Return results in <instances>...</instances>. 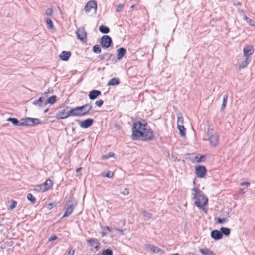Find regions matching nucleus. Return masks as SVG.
Listing matches in <instances>:
<instances>
[{"label":"nucleus","instance_id":"7c9ffc66","mask_svg":"<svg viewBox=\"0 0 255 255\" xmlns=\"http://www.w3.org/2000/svg\"><path fill=\"white\" fill-rule=\"evenodd\" d=\"M228 98V95L227 94H226L224 96L223 98L222 103V105H221V107L220 108V110L221 111H223L225 109V108L226 106V104L227 102Z\"/></svg>","mask_w":255,"mask_h":255},{"label":"nucleus","instance_id":"09e8293b","mask_svg":"<svg viewBox=\"0 0 255 255\" xmlns=\"http://www.w3.org/2000/svg\"><path fill=\"white\" fill-rule=\"evenodd\" d=\"M53 10L52 8H47L46 10L45 13L47 15H51L53 14Z\"/></svg>","mask_w":255,"mask_h":255},{"label":"nucleus","instance_id":"f03ea898","mask_svg":"<svg viewBox=\"0 0 255 255\" xmlns=\"http://www.w3.org/2000/svg\"><path fill=\"white\" fill-rule=\"evenodd\" d=\"M192 198L194 204L202 211L207 213V210L204 207L208 204V198L199 188L195 187L192 189Z\"/></svg>","mask_w":255,"mask_h":255},{"label":"nucleus","instance_id":"f8f14e48","mask_svg":"<svg viewBox=\"0 0 255 255\" xmlns=\"http://www.w3.org/2000/svg\"><path fill=\"white\" fill-rule=\"evenodd\" d=\"M69 108V107H66L65 108L61 110V111H59L55 116V117L57 119H64L68 118L67 114V110Z\"/></svg>","mask_w":255,"mask_h":255},{"label":"nucleus","instance_id":"58836bf2","mask_svg":"<svg viewBox=\"0 0 255 255\" xmlns=\"http://www.w3.org/2000/svg\"><path fill=\"white\" fill-rule=\"evenodd\" d=\"M35 189L38 191L45 192L46 191L45 187H43V184L37 185L35 186Z\"/></svg>","mask_w":255,"mask_h":255},{"label":"nucleus","instance_id":"4c0bfd02","mask_svg":"<svg viewBox=\"0 0 255 255\" xmlns=\"http://www.w3.org/2000/svg\"><path fill=\"white\" fill-rule=\"evenodd\" d=\"M115 154L113 152H109L108 154L103 155L101 157V159L103 160H107L109 158L113 157H114Z\"/></svg>","mask_w":255,"mask_h":255},{"label":"nucleus","instance_id":"0e129e2a","mask_svg":"<svg viewBox=\"0 0 255 255\" xmlns=\"http://www.w3.org/2000/svg\"><path fill=\"white\" fill-rule=\"evenodd\" d=\"M134 7H135V5H134V4H133V5H131V6H130V8H134Z\"/></svg>","mask_w":255,"mask_h":255},{"label":"nucleus","instance_id":"a19ab883","mask_svg":"<svg viewBox=\"0 0 255 255\" xmlns=\"http://www.w3.org/2000/svg\"><path fill=\"white\" fill-rule=\"evenodd\" d=\"M46 22L48 26V28L50 29H52L54 27L53 22L51 19L50 18H46Z\"/></svg>","mask_w":255,"mask_h":255},{"label":"nucleus","instance_id":"6e6d98bb","mask_svg":"<svg viewBox=\"0 0 255 255\" xmlns=\"http://www.w3.org/2000/svg\"><path fill=\"white\" fill-rule=\"evenodd\" d=\"M94 247L96 251H97L100 249V244H97L95 245Z\"/></svg>","mask_w":255,"mask_h":255},{"label":"nucleus","instance_id":"2eb2a0df","mask_svg":"<svg viewBox=\"0 0 255 255\" xmlns=\"http://www.w3.org/2000/svg\"><path fill=\"white\" fill-rule=\"evenodd\" d=\"M146 247L151 251L153 253L158 254V253H164V251L160 248H158L157 246L151 244H147Z\"/></svg>","mask_w":255,"mask_h":255},{"label":"nucleus","instance_id":"412c9836","mask_svg":"<svg viewBox=\"0 0 255 255\" xmlns=\"http://www.w3.org/2000/svg\"><path fill=\"white\" fill-rule=\"evenodd\" d=\"M126 53V50L123 47H121L117 50V58L118 60H121Z\"/></svg>","mask_w":255,"mask_h":255},{"label":"nucleus","instance_id":"2f4dec72","mask_svg":"<svg viewBox=\"0 0 255 255\" xmlns=\"http://www.w3.org/2000/svg\"><path fill=\"white\" fill-rule=\"evenodd\" d=\"M43 185L44 187H45L46 191H47L52 187V181L50 179H48L43 184Z\"/></svg>","mask_w":255,"mask_h":255},{"label":"nucleus","instance_id":"f257e3e1","mask_svg":"<svg viewBox=\"0 0 255 255\" xmlns=\"http://www.w3.org/2000/svg\"><path fill=\"white\" fill-rule=\"evenodd\" d=\"M147 123H142L137 121L133 123L132 127L131 138L133 140H141L144 141H151L154 138L152 130L147 128Z\"/></svg>","mask_w":255,"mask_h":255},{"label":"nucleus","instance_id":"3c124183","mask_svg":"<svg viewBox=\"0 0 255 255\" xmlns=\"http://www.w3.org/2000/svg\"><path fill=\"white\" fill-rule=\"evenodd\" d=\"M75 253V250L71 248L67 253V255H74Z\"/></svg>","mask_w":255,"mask_h":255},{"label":"nucleus","instance_id":"7ed1b4c3","mask_svg":"<svg viewBox=\"0 0 255 255\" xmlns=\"http://www.w3.org/2000/svg\"><path fill=\"white\" fill-rule=\"evenodd\" d=\"M207 136L211 145L216 147L218 144L219 136L216 132L212 128H208Z\"/></svg>","mask_w":255,"mask_h":255},{"label":"nucleus","instance_id":"aec40b11","mask_svg":"<svg viewBox=\"0 0 255 255\" xmlns=\"http://www.w3.org/2000/svg\"><path fill=\"white\" fill-rule=\"evenodd\" d=\"M71 55L70 51H63L59 55V58L61 60L66 61H67Z\"/></svg>","mask_w":255,"mask_h":255},{"label":"nucleus","instance_id":"13d9d810","mask_svg":"<svg viewBox=\"0 0 255 255\" xmlns=\"http://www.w3.org/2000/svg\"><path fill=\"white\" fill-rule=\"evenodd\" d=\"M82 169V167H79V168H78L76 170V172H80V171H81Z\"/></svg>","mask_w":255,"mask_h":255},{"label":"nucleus","instance_id":"e2e57ef3","mask_svg":"<svg viewBox=\"0 0 255 255\" xmlns=\"http://www.w3.org/2000/svg\"><path fill=\"white\" fill-rule=\"evenodd\" d=\"M48 109H46L44 110L43 113H47L48 112Z\"/></svg>","mask_w":255,"mask_h":255},{"label":"nucleus","instance_id":"473e14b6","mask_svg":"<svg viewBox=\"0 0 255 255\" xmlns=\"http://www.w3.org/2000/svg\"><path fill=\"white\" fill-rule=\"evenodd\" d=\"M195 159L197 163H200L204 162L206 159V155H201L200 157L196 156Z\"/></svg>","mask_w":255,"mask_h":255},{"label":"nucleus","instance_id":"c9c22d12","mask_svg":"<svg viewBox=\"0 0 255 255\" xmlns=\"http://www.w3.org/2000/svg\"><path fill=\"white\" fill-rule=\"evenodd\" d=\"M27 198L32 204H34L36 202V198L32 195V194L29 193L27 194Z\"/></svg>","mask_w":255,"mask_h":255},{"label":"nucleus","instance_id":"5701e85b","mask_svg":"<svg viewBox=\"0 0 255 255\" xmlns=\"http://www.w3.org/2000/svg\"><path fill=\"white\" fill-rule=\"evenodd\" d=\"M87 243L91 247H93L97 244H100L98 240L96 238H90L87 240Z\"/></svg>","mask_w":255,"mask_h":255},{"label":"nucleus","instance_id":"4468645a","mask_svg":"<svg viewBox=\"0 0 255 255\" xmlns=\"http://www.w3.org/2000/svg\"><path fill=\"white\" fill-rule=\"evenodd\" d=\"M92 8H95V9H97V3L94 0H91L88 2L86 4L84 9L86 12H87L90 11Z\"/></svg>","mask_w":255,"mask_h":255},{"label":"nucleus","instance_id":"69168bd1","mask_svg":"<svg viewBox=\"0 0 255 255\" xmlns=\"http://www.w3.org/2000/svg\"><path fill=\"white\" fill-rule=\"evenodd\" d=\"M101 255L100 254H97L96 255Z\"/></svg>","mask_w":255,"mask_h":255},{"label":"nucleus","instance_id":"37998d69","mask_svg":"<svg viewBox=\"0 0 255 255\" xmlns=\"http://www.w3.org/2000/svg\"><path fill=\"white\" fill-rule=\"evenodd\" d=\"M11 205H10L9 206V209H10V210H12L14 208L16 207V205H17V202L14 200H12L11 201Z\"/></svg>","mask_w":255,"mask_h":255},{"label":"nucleus","instance_id":"de8ad7c7","mask_svg":"<svg viewBox=\"0 0 255 255\" xmlns=\"http://www.w3.org/2000/svg\"><path fill=\"white\" fill-rule=\"evenodd\" d=\"M183 122H184V120H183V117H178L177 125H183Z\"/></svg>","mask_w":255,"mask_h":255},{"label":"nucleus","instance_id":"c03bdc74","mask_svg":"<svg viewBox=\"0 0 255 255\" xmlns=\"http://www.w3.org/2000/svg\"><path fill=\"white\" fill-rule=\"evenodd\" d=\"M124 7V4H122V3H120L117 6V8H116V11L117 12H120L122 9Z\"/></svg>","mask_w":255,"mask_h":255},{"label":"nucleus","instance_id":"79ce46f5","mask_svg":"<svg viewBox=\"0 0 255 255\" xmlns=\"http://www.w3.org/2000/svg\"><path fill=\"white\" fill-rule=\"evenodd\" d=\"M246 21L250 25L254 27H255V22L253 20L249 18L248 19H247V20Z\"/></svg>","mask_w":255,"mask_h":255},{"label":"nucleus","instance_id":"f3484780","mask_svg":"<svg viewBox=\"0 0 255 255\" xmlns=\"http://www.w3.org/2000/svg\"><path fill=\"white\" fill-rule=\"evenodd\" d=\"M101 95V92L100 91L98 90H93L89 92L88 97L90 100H93Z\"/></svg>","mask_w":255,"mask_h":255},{"label":"nucleus","instance_id":"603ef678","mask_svg":"<svg viewBox=\"0 0 255 255\" xmlns=\"http://www.w3.org/2000/svg\"><path fill=\"white\" fill-rule=\"evenodd\" d=\"M124 195H128L129 194V190L128 188H125L124 191L121 192Z\"/></svg>","mask_w":255,"mask_h":255},{"label":"nucleus","instance_id":"423d86ee","mask_svg":"<svg viewBox=\"0 0 255 255\" xmlns=\"http://www.w3.org/2000/svg\"><path fill=\"white\" fill-rule=\"evenodd\" d=\"M77 38L82 42H86L87 38V33L84 27H80L76 31Z\"/></svg>","mask_w":255,"mask_h":255},{"label":"nucleus","instance_id":"dca6fc26","mask_svg":"<svg viewBox=\"0 0 255 255\" xmlns=\"http://www.w3.org/2000/svg\"><path fill=\"white\" fill-rule=\"evenodd\" d=\"M211 237L214 240H219L222 238V234L220 230H213L211 232Z\"/></svg>","mask_w":255,"mask_h":255},{"label":"nucleus","instance_id":"ddd939ff","mask_svg":"<svg viewBox=\"0 0 255 255\" xmlns=\"http://www.w3.org/2000/svg\"><path fill=\"white\" fill-rule=\"evenodd\" d=\"M98 58L100 59V60H106V61H109L111 60H114L115 57L114 55L110 53H106L98 56Z\"/></svg>","mask_w":255,"mask_h":255},{"label":"nucleus","instance_id":"72a5a7b5","mask_svg":"<svg viewBox=\"0 0 255 255\" xmlns=\"http://www.w3.org/2000/svg\"><path fill=\"white\" fill-rule=\"evenodd\" d=\"M113 251L110 248L103 250L101 254L102 255H113Z\"/></svg>","mask_w":255,"mask_h":255},{"label":"nucleus","instance_id":"a878e982","mask_svg":"<svg viewBox=\"0 0 255 255\" xmlns=\"http://www.w3.org/2000/svg\"><path fill=\"white\" fill-rule=\"evenodd\" d=\"M80 114L78 113L76 107L74 108L71 109L70 110L67 111L68 117L69 116H78Z\"/></svg>","mask_w":255,"mask_h":255},{"label":"nucleus","instance_id":"ea45409f","mask_svg":"<svg viewBox=\"0 0 255 255\" xmlns=\"http://www.w3.org/2000/svg\"><path fill=\"white\" fill-rule=\"evenodd\" d=\"M215 219L217 220V223H223L224 222H228V219L227 218L223 217H216Z\"/></svg>","mask_w":255,"mask_h":255},{"label":"nucleus","instance_id":"c756f323","mask_svg":"<svg viewBox=\"0 0 255 255\" xmlns=\"http://www.w3.org/2000/svg\"><path fill=\"white\" fill-rule=\"evenodd\" d=\"M99 31L103 34H107L110 32V29L106 26L101 25L99 27Z\"/></svg>","mask_w":255,"mask_h":255},{"label":"nucleus","instance_id":"9b49d317","mask_svg":"<svg viewBox=\"0 0 255 255\" xmlns=\"http://www.w3.org/2000/svg\"><path fill=\"white\" fill-rule=\"evenodd\" d=\"M6 121L11 122L15 126H24V124H25L24 123V118H22L20 121H19L16 118L9 117L7 119Z\"/></svg>","mask_w":255,"mask_h":255},{"label":"nucleus","instance_id":"0eeeda50","mask_svg":"<svg viewBox=\"0 0 255 255\" xmlns=\"http://www.w3.org/2000/svg\"><path fill=\"white\" fill-rule=\"evenodd\" d=\"M24 121L25 123L24 126H34L41 123V121L37 118L26 117L24 118Z\"/></svg>","mask_w":255,"mask_h":255},{"label":"nucleus","instance_id":"8fccbe9b","mask_svg":"<svg viewBox=\"0 0 255 255\" xmlns=\"http://www.w3.org/2000/svg\"><path fill=\"white\" fill-rule=\"evenodd\" d=\"M57 238H58V237L57 236L53 235L49 238L48 241H50V242L53 241H55V240H56Z\"/></svg>","mask_w":255,"mask_h":255},{"label":"nucleus","instance_id":"393cba45","mask_svg":"<svg viewBox=\"0 0 255 255\" xmlns=\"http://www.w3.org/2000/svg\"><path fill=\"white\" fill-rule=\"evenodd\" d=\"M220 231L222 234V237L223 235L228 236L230 234L231 232V230L229 228L224 227H221L220 228Z\"/></svg>","mask_w":255,"mask_h":255},{"label":"nucleus","instance_id":"4d7b16f0","mask_svg":"<svg viewBox=\"0 0 255 255\" xmlns=\"http://www.w3.org/2000/svg\"><path fill=\"white\" fill-rule=\"evenodd\" d=\"M116 230H117L119 231L120 232L121 234H124V233H123V230H122V229H118V228H116Z\"/></svg>","mask_w":255,"mask_h":255},{"label":"nucleus","instance_id":"20e7f679","mask_svg":"<svg viewBox=\"0 0 255 255\" xmlns=\"http://www.w3.org/2000/svg\"><path fill=\"white\" fill-rule=\"evenodd\" d=\"M92 108V106L91 104H86L83 106L76 107L77 112L80 114L78 116H83L87 115Z\"/></svg>","mask_w":255,"mask_h":255},{"label":"nucleus","instance_id":"cd10ccee","mask_svg":"<svg viewBox=\"0 0 255 255\" xmlns=\"http://www.w3.org/2000/svg\"><path fill=\"white\" fill-rule=\"evenodd\" d=\"M57 100V96L56 95H52L49 97L46 101V105L47 104H49L50 105H53L55 103Z\"/></svg>","mask_w":255,"mask_h":255},{"label":"nucleus","instance_id":"6e6552de","mask_svg":"<svg viewBox=\"0 0 255 255\" xmlns=\"http://www.w3.org/2000/svg\"><path fill=\"white\" fill-rule=\"evenodd\" d=\"M207 173L206 167L203 165H198L195 167V174L197 177L203 178Z\"/></svg>","mask_w":255,"mask_h":255},{"label":"nucleus","instance_id":"a211bd4d","mask_svg":"<svg viewBox=\"0 0 255 255\" xmlns=\"http://www.w3.org/2000/svg\"><path fill=\"white\" fill-rule=\"evenodd\" d=\"M44 97H40L38 99L34 100L32 103L33 105L39 107V108H42L46 106L45 101H44Z\"/></svg>","mask_w":255,"mask_h":255},{"label":"nucleus","instance_id":"a18cd8bd","mask_svg":"<svg viewBox=\"0 0 255 255\" xmlns=\"http://www.w3.org/2000/svg\"><path fill=\"white\" fill-rule=\"evenodd\" d=\"M142 214L145 217H147L148 218H152V214L150 213H148L145 211H142Z\"/></svg>","mask_w":255,"mask_h":255},{"label":"nucleus","instance_id":"bf43d9fd","mask_svg":"<svg viewBox=\"0 0 255 255\" xmlns=\"http://www.w3.org/2000/svg\"><path fill=\"white\" fill-rule=\"evenodd\" d=\"M106 230L109 232L111 231V229L109 226H106Z\"/></svg>","mask_w":255,"mask_h":255},{"label":"nucleus","instance_id":"5fc2aeb1","mask_svg":"<svg viewBox=\"0 0 255 255\" xmlns=\"http://www.w3.org/2000/svg\"><path fill=\"white\" fill-rule=\"evenodd\" d=\"M53 207H54V204H53V203H49L47 205V208L49 210H51V209L53 208Z\"/></svg>","mask_w":255,"mask_h":255},{"label":"nucleus","instance_id":"f704fd0d","mask_svg":"<svg viewBox=\"0 0 255 255\" xmlns=\"http://www.w3.org/2000/svg\"><path fill=\"white\" fill-rule=\"evenodd\" d=\"M93 51L94 53L99 54L101 52V48L99 45L96 44L93 47Z\"/></svg>","mask_w":255,"mask_h":255},{"label":"nucleus","instance_id":"c85d7f7f","mask_svg":"<svg viewBox=\"0 0 255 255\" xmlns=\"http://www.w3.org/2000/svg\"><path fill=\"white\" fill-rule=\"evenodd\" d=\"M177 128L179 131L180 135L181 137L185 136L186 128H185L184 126L182 125H177Z\"/></svg>","mask_w":255,"mask_h":255},{"label":"nucleus","instance_id":"4be33fe9","mask_svg":"<svg viewBox=\"0 0 255 255\" xmlns=\"http://www.w3.org/2000/svg\"><path fill=\"white\" fill-rule=\"evenodd\" d=\"M251 59L249 57H246L245 60H243L240 62L239 65L240 69H243L245 68L247 65L250 62Z\"/></svg>","mask_w":255,"mask_h":255},{"label":"nucleus","instance_id":"052dcab7","mask_svg":"<svg viewBox=\"0 0 255 255\" xmlns=\"http://www.w3.org/2000/svg\"><path fill=\"white\" fill-rule=\"evenodd\" d=\"M105 235H106V234H105V232H103H103H101V235H102V237L105 236Z\"/></svg>","mask_w":255,"mask_h":255},{"label":"nucleus","instance_id":"680f3d73","mask_svg":"<svg viewBox=\"0 0 255 255\" xmlns=\"http://www.w3.org/2000/svg\"><path fill=\"white\" fill-rule=\"evenodd\" d=\"M248 18H249V17H247V16H246V15H244V19L246 21L247 20V19H248Z\"/></svg>","mask_w":255,"mask_h":255},{"label":"nucleus","instance_id":"b1692460","mask_svg":"<svg viewBox=\"0 0 255 255\" xmlns=\"http://www.w3.org/2000/svg\"><path fill=\"white\" fill-rule=\"evenodd\" d=\"M199 251L203 255H215L214 252L208 248L200 249Z\"/></svg>","mask_w":255,"mask_h":255},{"label":"nucleus","instance_id":"864d4df0","mask_svg":"<svg viewBox=\"0 0 255 255\" xmlns=\"http://www.w3.org/2000/svg\"><path fill=\"white\" fill-rule=\"evenodd\" d=\"M241 186H246V187L249 186L250 183L249 182H243L240 183Z\"/></svg>","mask_w":255,"mask_h":255},{"label":"nucleus","instance_id":"e433bc0d","mask_svg":"<svg viewBox=\"0 0 255 255\" xmlns=\"http://www.w3.org/2000/svg\"><path fill=\"white\" fill-rule=\"evenodd\" d=\"M113 175H114L113 172H112L111 171H108L106 172V173H103L102 174V177H107L108 178H112L113 177Z\"/></svg>","mask_w":255,"mask_h":255},{"label":"nucleus","instance_id":"6ab92c4d","mask_svg":"<svg viewBox=\"0 0 255 255\" xmlns=\"http://www.w3.org/2000/svg\"><path fill=\"white\" fill-rule=\"evenodd\" d=\"M254 48L251 46H247L243 49V55L246 57L252 55L254 52Z\"/></svg>","mask_w":255,"mask_h":255},{"label":"nucleus","instance_id":"9d476101","mask_svg":"<svg viewBox=\"0 0 255 255\" xmlns=\"http://www.w3.org/2000/svg\"><path fill=\"white\" fill-rule=\"evenodd\" d=\"M76 205V203H74L73 201H70L68 202L67 207L65 208L64 213L62 218L65 217L69 216L72 212Z\"/></svg>","mask_w":255,"mask_h":255},{"label":"nucleus","instance_id":"39448f33","mask_svg":"<svg viewBox=\"0 0 255 255\" xmlns=\"http://www.w3.org/2000/svg\"><path fill=\"white\" fill-rule=\"evenodd\" d=\"M100 43L103 48L108 49L111 46L113 41L109 36L104 35L101 38Z\"/></svg>","mask_w":255,"mask_h":255},{"label":"nucleus","instance_id":"bb28decb","mask_svg":"<svg viewBox=\"0 0 255 255\" xmlns=\"http://www.w3.org/2000/svg\"><path fill=\"white\" fill-rule=\"evenodd\" d=\"M120 83V80L118 78H113L107 83V86L118 85Z\"/></svg>","mask_w":255,"mask_h":255},{"label":"nucleus","instance_id":"1a4fd4ad","mask_svg":"<svg viewBox=\"0 0 255 255\" xmlns=\"http://www.w3.org/2000/svg\"><path fill=\"white\" fill-rule=\"evenodd\" d=\"M80 126L83 128H87L90 127L94 123V120L91 118H87L83 121L77 120Z\"/></svg>","mask_w":255,"mask_h":255},{"label":"nucleus","instance_id":"49530a36","mask_svg":"<svg viewBox=\"0 0 255 255\" xmlns=\"http://www.w3.org/2000/svg\"><path fill=\"white\" fill-rule=\"evenodd\" d=\"M103 103H104V102L102 99H99V100H97L95 102V104L96 106L100 107L103 105Z\"/></svg>","mask_w":255,"mask_h":255},{"label":"nucleus","instance_id":"338daca9","mask_svg":"<svg viewBox=\"0 0 255 255\" xmlns=\"http://www.w3.org/2000/svg\"><path fill=\"white\" fill-rule=\"evenodd\" d=\"M3 225V224H0V226H1V225Z\"/></svg>","mask_w":255,"mask_h":255}]
</instances>
